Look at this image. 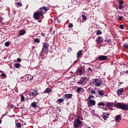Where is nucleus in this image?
Wrapping results in <instances>:
<instances>
[{"mask_svg":"<svg viewBox=\"0 0 128 128\" xmlns=\"http://www.w3.org/2000/svg\"><path fill=\"white\" fill-rule=\"evenodd\" d=\"M38 10H39L40 12L43 16V14H44L48 12V7L44 6L43 7L40 8Z\"/></svg>","mask_w":128,"mask_h":128,"instance_id":"0eeeda50","label":"nucleus"},{"mask_svg":"<svg viewBox=\"0 0 128 128\" xmlns=\"http://www.w3.org/2000/svg\"><path fill=\"white\" fill-rule=\"evenodd\" d=\"M124 92V88H120L118 89L116 91V93L118 96H122V93Z\"/></svg>","mask_w":128,"mask_h":128,"instance_id":"6e6552de","label":"nucleus"},{"mask_svg":"<svg viewBox=\"0 0 128 128\" xmlns=\"http://www.w3.org/2000/svg\"><path fill=\"white\" fill-rule=\"evenodd\" d=\"M28 94L30 98H32V99L34 96H36L40 94H38V90L33 89L29 92Z\"/></svg>","mask_w":128,"mask_h":128,"instance_id":"7ed1b4c3","label":"nucleus"},{"mask_svg":"<svg viewBox=\"0 0 128 128\" xmlns=\"http://www.w3.org/2000/svg\"><path fill=\"white\" fill-rule=\"evenodd\" d=\"M41 36H44V38H46V35L44 34V33H42Z\"/></svg>","mask_w":128,"mask_h":128,"instance_id":"de8ad7c7","label":"nucleus"},{"mask_svg":"<svg viewBox=\"0 0 128 128\" xmlns=\"http://www.w3.org/2000/svg\"><path fill=\"white\" fill-rule=\"evenodd\" d=\"M125 74H128V70H126L125 72Z\"/></svg>","mask_w":128,"mask_h":128,"instance_id":"603ef678","label":"nucleus"},{"mask_svg":"<svg viewBox=\"0 0 128 128\" xmlns=\"http://www.w3.org/2000/svg\"><path fill=\"white\" fill-rule=\"evenodd\" d=\"M52 92V88H46L45 90L44 91L43 94H50V92Z\"/></svg>","mask_w":128,"mask_h":128,"instance_id":"9b49d317","label":"nucleus"},{"mask_svg":"<svg viewBox=\"0 0 128 128\" xmlns=\"http://www.w3.org/2000/svg\"><path fill=\"white\" fill-rule=\"evenodd\" d=\"M77 74H82V69H78L76 71Z\"/></svg>","mask_w":128,"mask_h":128,"instance_id":"aec40b11","label":"nucleus"},{"mask_svg":"<svg viewBox=\"0 0 128 128\" xmlns=\"http://www.w3.org/2000/svg\"><path fill=\"white\" fill-rule=\"evenodd\" d=\"M17 62H22V59L20 58H18Z\"/></svg>","mask_w":128,"mask_h":128,"instance_id":"49530a36","label":"nucleus"},{"mask_svg":"<svg viewBox=\"0 0 128 128\" xmlns=\"http://www.w3.org/2000/svg\"><path fill=\"white\" fill-rule=\"evenodd\" d=\"M34 42H37V44H40V40L38 38H35L34 39Z\"/></svg>","mask_w":128,"mask_h":128,"instance_id":"c85d7f7f","label":"nucleus"},{"mask_svg":"<svg viewBox=\"0 0 128 128\" xmlns=\"http://www.w3.org/2000/svg\"><path fill=\"white\" fill-rule=\"evenodd\" d=\"M57 102H60V104L61 102H64V100H62V98H59L58 100H57Z\"/></svg>","mask_w":128,"mask_h":128,"instance_id":"2f4dec72","label":"nucleus"},{"mask_svg":"<svg viewBox=\"0 0 128 128\" xmlns=\"http://www.w3.org/2000/svg\"><path fill=\"white\" fill-rule=\"evenodd\" d=\"M102 118L104 120H106V118H108V113H104Z\"/></svg>","mask_w":128,"mask_h":128,"instance_id":"5701e85b","label":"nucleus"},{"mask_svg":"<svg viewBox=\"0 0 128 128\" xmlns=\"http://www.w3.org/2000/svg\"><path fill=\"white\" fill-rule=\"evenodd\" d=\"M80 118L78 117V118L74 120V126L75 128H80L82 124V120Z\"/></svg>","mask_w":128,"mask_h":128,"instance_id":"f03ea898","label":"nucleus"},{"mask_svg":"<svg viewBox=\"0 0 128 128\" xmlns=\"http://www.w3.org/2000/svg\"><path fill=\"white\" fill-rule=\"evenodd\" d=\"M64 98H67V100H68V98H72V94H64Z\"/></svg>","mask_w":128,"mask_h":128,"instance_id":"f8f14e48","label":"nucleus"},{"mask_svg":"<svg viewBox=\"0 0 128 128\" xmlns=\"http://www.w3.org/2000/svg\"><path fill=\"white\" fill-rule=\"evenodd\" d=\"M89 102L90 104L88 102V104L89 108H92V106H94V104H96V100H89Z\"/></svg>","mask_w":128,"mask_h":128,"instance_id":"9d476101","label":"nucleus"},{"mask_svg":"<svg viewBox=\"0 0 128 128\" xmlns=\"http://www.w3.org/2000/svg\"><path fill=\"white\" fill-rule=\"evenodd\" d=\"M93 82H100V80L98 78H94Z\"/></svg>","mask_w":128,"mask_h":128,"instance_id":"c9c22d12","label":"nucleus"},{"mask_svg":"<svg viewBox=\"0 0 128 128\" xmlns=\"http://www.w3.org/2000/svg\"><path fill=\"white\" fill-rule=\"evenodd\" d=\"M32 108H38V105L36 104V102H33L32 103Z\"/></svg>","mask_w":128,"mask_h":128,"instance_id":"b1692460","label":"nucleus"},{"mask_svg":"<svg viewBox=\"0 0 128 128\" xmlns=\"http://www.w3.org/2000/svg\"><path fill=\"white\" fill-rule=\"evenodd\" d=\"M48 48H50V44L46 42H44L42 46V50L46 54H48Z\"/></svg>","mask_w":128,"mask_h":128,"instance_id":"39448f33","label":"nucleus"},{"mask_svg":"<svg viewBox=\"0 0 128 128\" xmlns=\"http://www.w3.org/2000/svg\"><path fill=\"white\" fill-rule=\"evenodd\" d=\"M32 80H34V76L31 77V78H30L29 79V80H30V81Z\"/></svg>","mask_w":128,"mask_h":128,"instance_id":"8fccbe9b","label":"nucleus"},{"mask_svg":"<svg viewBox=\"0 0 128 128\" xmlns=\"http://www.w3.org/2000/svg\"><path fill=\"white\" fill-rule=\"evenodd\" d=\"M98 58L100 60H108V56L101 55L98 57Z\"/></svg>","mask_w":128,"mask_h":128,"instance_id":"1a4fd4ad","label":"nucleus"},{"mask_svg":"<svg viewBox=\"0 0 128 128\" xmlns=\"http://www.w3.org/2000/svg\"><path fill=\"white\" fill-rule=\"evenodd\" d=\"M68 50H72V49H70V48H69Z\"/></svg>","mask_w":128,"mask_h":128,"instance_id":"4d7b16f0","label":"nucleus"},{"mask_svg":"<svg viewBox=\"0 0 128 128\" xmlns=\"http://www.w3.org/2000/svg\"><path fill=\"white\" fill-rule=\"evenodd\" d=\"M1 76H2V78H6V74L2 73V74H1Z\"/></svg>","mask_w":128,"mask_h":128,"instance_id":"37998d69","label":"nucleus"},{"mask_svg":"<svg viewBox=\"0 0 128 128\" xmlns=\"http://www.w3.org/2000/svg\"><path fill=\"white\" fill-rule=\"evenodd\" d=\"M68 28H73L74 27V24H72V23L69 24L68 25Z\"/></svg>","mask_w":128,"mask_h":128,"instance_id":"a19ab883","label":"nucleus"},{"mask_svg":"<svg viewBox=\"0 0 128 128\" xmlns=\"http://www.w3.org/2000/svg\"><path fill=\"white\" fill-rule=\"evenodd\" d=\"M119 4H120L122 6V4H124V1L123 0H120L119 1Z\"/></svg>","mask_w":128,"mask_h":128,"instance_id":"72a5a7b5","label":"nucleus"},{"mask_svg":"<svg viewBox=\"0 0 128 128\" xmlns=\"http://www.w3.org/2000/svg\"><path fill=\"white\" fill-rule=\"evenodd\" d=\"M90 92L92 94H96V91H94V89H92L90 91Z\"/></svg>","mask_w":128,"mask_h":128,"instance_id":"58836bf2","label":"nucleus"},{"mask_svg":"<svg viewBox=\"0 0 128 128\" xmlns=\"http://www.w3.org/2000/svg\"><path fill=\"white\" fill-rule=\"evenodd\" d=\"M107 106L110 109L114 107V103H112V102H108V104H107Z\"/></svg>","mask_w":128,"mask_h":128,"instance_id":"6ab92c4d","label":"nucleus"},{"mask_svg":"<svg viewBox=\"0 0 128 128\" xmlns=\"http://www.w3.org/2000/svg\"><path fill=\"white\" fill-rule=\"evenodd\" d=\"M17 4L19 6H22V4L20 2H18Z\"/></svg>","mask_w":128,"mask_h":128,"instance_id":"c03bdc74","label":"nucleus"},{"mask_svg":"<svg viewBox=\"0 0 128 128\" xmlns=\"http://www.w3.org/2000/svg\"><path fill=\"white\" fill-rule=\"evenodd\" d=\"M18 34L20 36H24V34H26V30H20L19 31Z\"/></svg>","mask_w":128,"mask_h":128,"instance_id":"f3484780","label":"nucleus"},{"mask_svg":"<svg viewBox=\"0 0 128 128\" xmlns=\"http://www.w3.org/2000/svg\"><path fill=\"white\" fill-rule=\"evenodd\" d=\"M123 46H124L126 50H128V42L123 44Z\"/></svg>","mask_w":128,"mask_h":128,"instance_id":"4be33fe9","label":"nucleus"},{"mask_svg":"<svg viewBox=\"0 0 128 128\" xmlns=\"http://www.w3.org/2000/svg\"><path fill=\"white\" fill-rule=\"evenodd\" d=\"M2 120L0 119V124H2Z\"/></svg>","mask_w":128,"mask_h":128,"instance_id":"5fc2aeb1","label":"nucleus"},{"mask_svg":"<svg viewBox=\"0 0 128 128\" xmlns=\"http://www.w3.org/2000/svg\"><path fill=\"white\" fill-rule=\"evenodd\" d=\"M96 86H102V82H98L95 84Z\"/></svg>","mask_w":128,"mask_h":128,"instance_id":"412c9836","label":"nucleus"},{"mask_svg":"<svg viewBox=\"0 0 128 128\" xmlns=\"http://www.w3.org/2000/svg\"><path fill=\"white\" fill-rule=\"evenodd\" d=\"M108 42H110V40H109L107 41Z\"/></svg>","mask_w":128,"mask_h":128,"instance_id":"864d4df0","label":"nucleus"},{"mask_svg":"<svg viewBox=\"0 0 128 128\" xmlns=\"http://www.w3.org/2000/svg\"><path fill=\"white\" fill-rule=\"evenodd\" d=\"M118 10H122L124 8V6L120 5L118 7Z\"/></svg>","mask_w":128,"mask_h":128,"instance_id":"e433bc0d","label":"nucleus"},{"mask_svg":"<svg viewBox=\"0 0 128 128\" xmlns=\"http://www.w3.org/2000/svg\"><path fill=\"white\" fill-rule=\"evenodd\" d=\"M82 90H84V88H82L78 87L76 90V92H78V94H80V92H82Z\"/></svg>","mask_w":128,"mask_h":128,"instance_id":"a878e982","label":"nucleus"},{"mask_svg":"<svg viewBox=\"0 0 128 128\" xmlns=\"http://www.w3.org/2000/svg\"><path fill=\"white\" fill-rule=\"evenodd\" d=\"M120 28L121 30H124V25H122V24H120Z\"/></svg>","mask_w":128,"mask_h":128,"instance_id":"ea45409f","label":"nucleus"},{"mask_svg":"<svg viewBox=\"0 0 128 128\" xmlns=\"http://www.w3.org/2000/svg\"><path fill=\"white\" fill-rule=\"evenodd\" d=\"M118 16V20H122L124 19V17H122V16Z\"/></svg>","mask_w":128,"mask_h":128,"instance_id":"f704fd0d","label":"nucleus"},{"mask_svg":"<svg viewBox=\"0 0 128 128\" xmlns=\"http://www.w3.org/2000/svg\"><path fill=\"white\" fill-rule=\"evenodd\" d=\"M82 50H80L77 53V58H80V56H82Z\"/></svg>","mask_w":128,"mask_h":128,"instance_id":"a211bd4d","label":"nucleus"},{"mask_svg":"<svg viewBox=\"0 0 128 128\" xmlns=\"http://www.w3.org/2000/svg\"><path fill=\"white\" fill-rule=\"evenodd\" d=\"M10 106V108H13L14 107V104H11V105Z\"/></svg>","mask_w":128,"mask_h":128,"instance_id":"09e8293b","label":"nucleus"},{"mask_svg":"<svg viewBox=\"0 0 128 128\" xmlns=\"http://www.w3.org/2000/svg\"><path fill=\"white\" fill-rule=\"evenodd\" d=\"M21 101L24 102V96L23 95L21 96Z\"/></svg>","mask_w":128,"mask_h":128,"instance_id":"4c0bfd02","label":"nucleus"},{"mask_svg":"<svg viewBox=\"0 0 128 128\" xmlns=\"http://www.w3.org/2000/svg\"><path fill=\"white\" fill-rule=\"evenodd\" d=\"M106 106V104H104V102H100L98 104V108H100V107L102 106Z\"/></svg>","mask_w":128,"mask_h":128,"instance_id":"2eb2a0df","label":"nucleus"},{"mask_svg":"<svg viewBox=\"0 0 128 128\" xmlns=\"http://www.w3.org/2000/svg\"><path fill=\"white\" fill-rule=\"evenodd\" d=\"M16 128H22V124L20 122L16 123Z\"/></svg>","mask_w":128,"mask_h":128,"instance_id":"bb28decb","label":"nucleus"},{"mask_svg":"<svg viewBox=\"0 0 128 128\" xmlns=\"http://www.w3.org/2000/svg\"><path fill=\"white\" fill-rule=\"evenodd\" d=\"M96 42H104V38L102 36H99L97 38Z\"/></svg>","mask_w":128,"mask_h":128,"instance_id":"4468645a","label":"nucleus"},{"mask_svg":"<svg viewBox=\"0 0 128 128\" xmlns=\"http://www.w3.org/2000/svg\"><path fill=\"white\" fill-rule=\"evenodd\" d=\"M40 16H44L41 12H40V10H38L36 12H34L33 15V18L34 20H38Z\"/></svg>","mask_w":128,"mask_h":128,"instance_id":"423d86ee","label":"nucleus"},{"mask_svg":"<svg viewBox=\"0 0 128 128\" xmlns=\"http://www.w3.org/2000/svg\"><path fill=\"white\" fill-rule=\"evenodd\" d=\"M116 120L118 122H120V120H122V116L120 115H117L116 116Z\"/></svg>","mask_w":128,"mask_h":128,"instance_id":"ddd939ff","label":"nucleus"},{"mask_svg":"<svg viewBox=\"0 0 128 128\" xmlns=\"http://www.w3.org/2000/svg\"><path fill=\"white\" fill-rule=\"evenodd\" d=\"M82 20H84V22H86V16L84 14H82Z\"/></svg>","mask_w":128,"mask_h":128,"instance_id":"cd10ccee","label":"nucleus"},{"mask_svg":"<svg viewBox=\"0 0 128 128\" xmlns=\"http://www.w3.org/2000/svg\"><path fill=\"white\" fill-rule=\"evenodd\" d=\"M10 44V42H6L4 44L5 46H9Z\"/></svg>","mask_w":128,"mask_h":128,"instance_id":"7c9ffc66","label":"nucleus"},{"mask_svg":"<svg viewBox=\"0 0 128 128\" xmlns=\"http://www.w3.org/2000/svg\"><path fill=\"white\" fill-rule=\"evenodd\" d=\"M88 71L89 72H92V70L90 68H88Z\"/></svg>","mask_w":128,"mask_h":128,"instance_id":"79ce46f5","label":"nucleus"},{"mask_svg":"<svg viewBox=\"0 0 128 128\" xmlns=\"http://www.w3.org/2000/svg\"><path fill=\"white\" fill-rule=\"evenodd\" d=\"M94 98V96L92 95H90L88 98V100H92V98Z\"/></svg>","mask_w":128,"mask_h":128,"instance_id":"473e14b6","label":"nucleus"},{"mask_svg":"<svg viewBox=\"0 0 128 128\" xmlns=\"http://www.w3.org/2000/svg\"><path fill=\"white\" fill-rule=\"evenodd\" d=\"M98 92L99 96H102L104 94V92H104V90H98Z\"/></svg>","mask_w":128,"mask_h":128,"instance_id":"dca6fc26","label":"nucleus"},{"mask_svg":"<svg viewBox=\"0 0 128 128\" xmlns=\"http://www.w3.org/2000/svg\"><path fill=\"white\" fill-rule=\"evenodd\" d=\"M76 62H78V60L74 61V62H73V64L70 66V68H72V66H74V64H76Z\"/></svg>","mask_w":128,"mask_h":128,"instance_id":"a18cd8bd","label":"nucleus"},{"mask_svg":"<svg viewBox=\"0 0 128 128\" xmlns=\"http://www.w3.org/2000/svg\"><path fill=\"white\" fill-rule=\"evenodd\" d=\"M14 66H15V68H20V64L18 63H16L14 64Z\"/></svg>","mask_w":128,"mask_h":128,"instance_id":"393cba45","label":"nucleus"},{"mask_svg":"<svg viewBox=\"0 0 128 128\" xmlns=\"http://www.w3.org/2000/svg\"><path fill=\"white\" fill-rule=\"evenodd\" d=\"M102 34V31L100 30H98L96 31V34H98V36H100V35Z\"/></svg>","mask_w":128,"mask_h":128,"instance_id":"c756f323","label":"nucleus"},{"mask_svg":"<svg viewBox=\"0 0 128 128\" xmlns=\"http://www.w3.org/2000/svg\"><path fill=\"white\" fill-rule=\"evenodd\" d=\"M88 82V78L86 76L82 77L77 82L78 84H80V86H85L86 84V82Z\"/></svg>","mask_w":128,"mask_h":128,"instance_id":"20e7f679","label":"nucleus"},{"mask_svg":"<svg viewBox=\"0 0 128 128\" xmlns=\"http://www.w3.org/2000/svg\"><path fill=\"white\" fill-rule=\"evenodd\" d=\"M124 84V82H120L119 83V84L120 85V84Z\"/></svg>","mask_w":128,"mask_h":128,"instance_id":"3c124183","label":"nucleus"},{"mask_svg":"<svg viewBox=\"0 0 128 128\" xmlns=\"http://www.w3.org/2000/svg\"><path fill=\"white\" fill-rule=\"evenodd\" d=\"M114 106L117 108L123 110H128V106L126 104L118 102L114 104Z\"/></svg>","mask_w":128,"mask_h":128,"instance_id":"f257e3e1","label":"nucleus"},{"mask_svg":"<svg viewBox=\"0 0 128 128\" xmlns=\"http://www.w3.org/2000/svg\"><path fill=\"white\" fill-rule=\"evenodd\" d=\"M88 128H90V127H88Z\"/></svg>","mask_w":128,"mask_h":128,"instance_id":"6e6d98bb","label":"nucleus"}]
</instances>
